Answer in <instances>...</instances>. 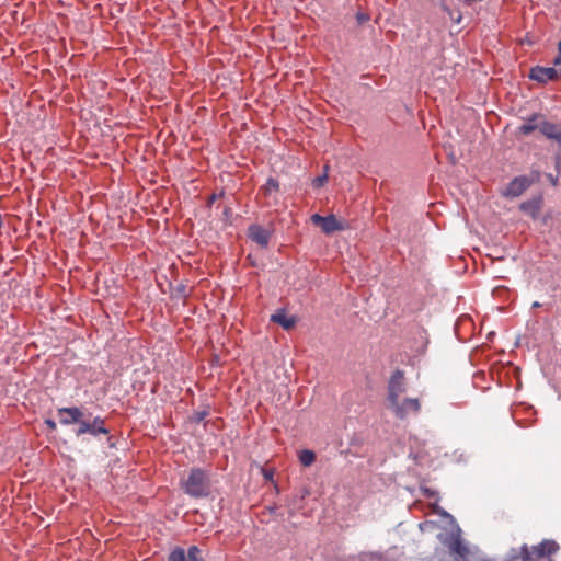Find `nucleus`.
I'll return each mask as SVG.
<instances>
[{
  "mask_svg": "<svg viewBox=\"0 0 561 561\" xmlns=\"http://www.w3.org/2000/svg\"><path fill=\"white\" fill-rule=\"evenodd\" d=\"M181 488L191 497H208L211 494L209 472L198 467L192 468L187 477L181 481Z\"/></svg>",
  "mask_w": 561,
  "mask_h": 561,
  "instance_id": "nucleus-1",
  "label": "nucleus"
},
{
  "mask_svg": "<svg viewBox=\"0 0 561 561\" xmlns=\"http://www.w3.org/2000/svg\"><path fill=\"white\" fill-rule=\"evenodd\" d=\"M560 549L559 543L553 539H543L536 546L523 545L519 548L522 561H553L552 556Z\"/></svg>",
  "mask_w": 561,
  "mask_h": 561,
  "instance_id": "nucleus-2",
  "label": "nucleus"
},
{
  "mask_svg": "<svg viewBox=\"0 0 561 561\" xmlns=\"http://www.w3.org/2000/svg\"><path fill=\"white\" fill-rule=\"evenodd\" d=\"M79 426L76 431L77 436H81L84 434H91L92 436H98L100 434L107 435L110 431L105 427V421L101 416H95L92 422L80 419L78 422Z\"/></svg>",
  "mask_w": 561,
  "mask_h": 561,
  "instance_id": "nucleus-3",
  "label": "nucleus"
},
{
  "mask_svg": "<svg viewBox=\"0 0 561 561\" xmlns=\"http://www.w3.org/2000/svg\"><path fill=\"white\" fill-rule=\"evenodd\" d=\"M405 391L404 373L396 369L388 382V400L390 404H397V400Z\"/></svg>",
  "mask_w": 561,
  "mask_h": 561,
  "instance_id": "nucleus-4",
  "label": "nucleus"
},
{
  "mask_svg": "<svg viewBox=\"0 0 561 561\" xmlns=\"http://www.w3.org/2000/svg\"><path fill=\"white\" fill-rule=\"evenodd\" d=\"M528 77L530 80L545 84L549 81L560 80L561 71L557 70L554 67L535 66L530 69Z\"/></svg>",
  "mask_w": 561,
  "mask_h": 561,
  "instance_id": "nucleus-5",
  "label": "nucleus"
},
{
  "mask_svg": "<svg viewBox=\"0 0 561 561\" xmlns=\"http://www.w3.org/2000/svg\"><path fill=\"white\" fill-rule=\"evenodd\" d=\"M168 561H205L202 551L197 546H190L187 550L182 547H175L171 550Z\"/></svg>",
  "mask_w": 561,
  "mask_h": 561,
  "instance_id": "nucleus-6",
  "label": "nucleus"
},
{
  "mask_svg": "<svg viewBox=\"0 0 561 561\" xmlns=\"http://www.w3.org/2000/svg\"><path fill=\"white\" fill-rule=\"evenodd\" d=\"M398 419H405L410 414H417L421 410V402L417 398H405L402 402L397 400V404H391Z\"/></svg>",
  "mask_w": 561,
  "mask_h": 561,
  "instance_id": "nucleus-7",
  "label": "nucleus"
},
{
  "mask_svg": "<svg viewBox=\"0 0 561 561\" xmlns=\"http://www.w3.org/2000/svg\"><path fill=\"white\" fill-rule=\"evenodd\" d=\"M311 221L314 225H319L321 230L327 234L344 230L345 228L344 224L339 221L334 215L321 216L319 214H314L311 216Z\"/></svg>",
  "mask_w": 561,
  "mask_h": 561,
  "instance_id": "nucleus-8",
  "label": "nucleus"
},
{
  "mask_svg": "<svg viewBox=\"0 0 561 561\" xmlns=\"http://www.w3.org/2000/svg\"><path fill=\"white\" fill-rule=\"evenodd\" d=\"M447 546L450 553L454 556V561H467L470 550L460 534H453Z\"/></svg>",
  "mask_w": 561,
  "mask_h": 561,
  "instance_id": "nucleus-9",
  "label": "nucleus"
},
{
  "mask_svg": "<svg viewBox=\"0 0 561 561\" xmlns=\"http://www.w3.org/2000/svg\"><path fill=\"white\" fill-rule=\"evenodd\" d=\"M530 186V180L525 176H516L506 186L504 191V195L508 197H518L520 196L528 187Z\"/></svg>",
  "mask_w": 561,
  "mask_h": 561,
  "instance_id": "nucleus-10",
  "label": "nucleus"
},
{
  "mask_svg": "<svg viewBox=\"0 0 561 561\" xmlns=\"http://www.w3.org/2000/svg\"><path fill=\"white\" fill-rule=\"evenodd\" d=\"M59 421L62 425H71L80 422L83 416L82 411L77 407L59 408L58 409Z\"/></svg>",
  "mask_w": 561,
  "mask_h": 561,
  "instance_id": "nucleus-11",
  "label": "nucleus"
},
{
  "mask_svg": "<svg viewBox=\"0 0 561 561\" xmlns=\"http://www.w3.org/2000/svg\"><path fill=\"white\" fill-rule=\"evenodd\" d=\"M271 233L259 225H252L249 228V238L261 248H267Z\"/></svg>",
  "mask_w": 561,
  "mask_h": 561,
  "instance_id": "nucleus-12",
  "label": "nucleus"
},
{
  "mask_svg": "<svg viewBox=\"0 0 561 561\" xmlns=\"http://www.w3.org/2000/svg\"><path fill=\"white\" fill-rule=\"evenodd\" d=\"M539 129L548 139L554 140L561 147V124L543 121Z\"/></svg>",
  "mask_w": 561,
  "mask_h": 561,
  "instance_id": "nucleus-13",
  "label": "nucleus"
},
{
  "mask_svg": "<svg viewBox=\"0 0 561 561\" xmlns=\"http://www.w3.org/2000/svg\"><path fill=\"white\" fill-rule=\"evenodd\" d=\"M271 321L279 324L285 330H290L296 324V318L293 316H287L284 309H279L276 313L272 314Z\"/></svg>",
  "mask_w": 561,
  "mask_h": 561,
  "instance_id": "nucleus-14",
  "label": "nucleus"
},
{
  "mask_svg": "<svg viewBox=\"0 0 561 561\" xmlns=\"http://www.w3.org/2000/svg\"><path fill=\"white\" fill-rule=\"evenodd\" d=\"M520 210H523L526 214H529L533 218H536L540 211L541 208V199H529L526 202H523L519 206Z\"/></svg>",
  "mask_w": 561,
  "mask_h": 561,
  "instance_id": "nucleus-15",
  "label": "nucleus"
},
{
  "mask_svg": "<svg viewBox=\"0 0 561 561\" xmlns=\"http://www.w3.org/2000/svg\"><path fill=\"white\" fill-rule=\"evenodd\" d=\"M540 117L539 114H534L528 117L523 125L518 127V130L523 135H529L537 128H539L540 124H537V119Z\"/></svg>",
  "mask_w": 561,
  "mask_h": 561,
  "instance_id": "nucleus-16",
  "label": "nucleus"
},
{
  "mask_svg": "<svg viewBox=\"0 0 561 561\" xmlns=\"http://www.w3.org/2000/svg\"><path fill=\"white\" fill-rule=\"evenodd\" d=\"M299 461L302 466L309 467L316 460V454L312 450L304 449L298 455Z\"/></svg>",
  "mask_w": 561,
  "mask_h": 561,
  "instance_id": "nucleus-17",
  "label": "nucleus"
},
{
  "mask_svg": "<svg viewBox=\"0 0 561 561\" xmlns=\"http://www.w3.org/2000/svg\"><path fill=\"white\" fill-rule=\"evenodd\" d=\"M262 191L264 192V194H271L273 192H278L279 191V183L276 179L274 178H268L266 183L262 186Z\"/></svg>",
  "mask_w": 561,
  "mask_h": 561,
  "instance_id": "nucleus-18",
  "label": "nucleus"
},
{
  "mask_svg": "<svg viewBox=\"0 0 561 561\" xmlns=\"http://www.w3.org/2000/svg\"><path fill=\"white\" fill-rule=\"evenodd\" d=\"M327 181H328V175H327V173H324V174L319 175L312 180V186L314 188H319V187L323 186Z\"/></svg>",
  "mask_w": 561,
  "mask_h": 561,
  "instance_id": "nucleus-19",
  "label": "nucleus"
},
{
  "mask_svg": "<svg viewBox=\"0 0 561 561\" xmlns=\"http://www.w3.org/2000/svg\"><path fill=\"white\" fill-rule=\"evenodd\" d=\"M261 472L265 480L274 482V470L273 469L262 468Z\"/></svg>",
  "mask_w": 561,
  "mask_h": 561,
  "instance_id": "nucleus-20",
  "label": "nucleus"
},
{
  "mask_svg": "<svg viewBox=\"0 0 561 561\" xmlns=\"http://www.w3.org/2000/svg\"><path fill=\"white\" fill-rule=\"evenodd\" d=\"M553 65L554 66L561 65V39L558 43V55L553 59Z\"/></svg>",
  "mask_w": 561,
  "mask_h": 561,
  "instance_id": "nucleus-21",
  "label": "nucleus"
},
{
  "mask_svg": "<svg viewBox=\"0 0 561 561\" xmlns=\"http://www.w3.org/2000/svg\"><path fill=\"white\" fill-rule=\"evenodd\" d=\"M45 424L50 431H55L57 428L56 422L51 419H47Z\"/></svg>",
  "mask_w": 561,
  "mask_h": 561,
  "instance_id": "nucleus-22",
  "label": "nucleus"
},
{
  "mask_svg": "<svg viewBox=\"0 0 561 561\" xmlns=\"http://www.w3.org/2000/svg\"><path fill=\"white\" fill-rule=\"evenodd\" d=\"M423 494L426 496V497H434L437 495V493L428 488H425L423 489Z\"/></svg>",
  "mask_w": 561,
  "mask_h": 561,
  "instance_id": "nucleus-23",
  "label": "nucleus"
},
{
  "mask_svg": "<svg viewBox=\"0 0 561 561\" xmlns=\"http://www.w3.org/2000/svg\"><path fill=\"white\" fill-rule=\"evenodd\" d=\"M549 180H550V182H551V184L553 186H556L558 184V178L557 176H553V175L550 174L549 175Z\"/></svg>",
  "mask_w": 561,
  "mask_h": 561,
  "instance_id": "nucleus-24",
  "label": "nucleus"
},
{
  "mask_svg": "<svg viewBox=\"0 0 561 561\" xmlns=\"http://www.w3.org/2000/svg\"><path fill=\"white\" fill-rule=\"evenodd\" d=\"M216 199H217V195L216 194L210 195L209 198H208V205H211Z\"/></svg>",
  "mask_w": 561,
  "mask_h": 561,
  "instance_id": "nucleus-25",
  "label": "nucleus"
},
{
  "mask_svg": "<svg viewBox=\"0 0 561 561\" xmlns=\"http://www.w3.org/2000/svg\"><path fill=\"white\" fill-rule=\"evenodd\" d=\"M357 19L359 20V22H364V21H367L368 20V16L364 15V14H358L357 15Z\"/></svg>",
  "mask_w": 561,
  "mask_h": 561,
  "instance_id": "nucleus-26",
  "label": "nucleus"
},
{
  "mask_svg": "<svg viewBox=\"0 0 561 561\" xmlns=\"http://www.w3.org/2000/svg\"><path fill=\"white\" fill-rule=\"evenodd\" d=\"M540 306H541V304H540V302H538V301H535V302L531 305V307H533V308H539Z\"/></svg>",
  "mask_w": 561,
  "mask_h": 561,
  "instance_id": "nucleus-27",
  "label": "nucleus"
},
{
  "mask_svg": "<svg viewBox=\"0 0 561 561\" xmlns=\"http://www.w3.org/2000/svg\"><path fill=\"white\" fill-rule=\"evenodd\" d=\"M560 164H561V157L558 156V158H557V168H559Z\"/></svg>",
  "mask_w": 561,
  "mask_h": 561,
  "instance_id": "nucleus-28",
  "label": "nucleus"
}]
</instances>
